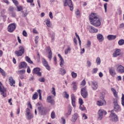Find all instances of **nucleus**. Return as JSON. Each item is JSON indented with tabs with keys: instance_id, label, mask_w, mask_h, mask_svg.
Segmentation results:
<instances>
[{
	"instance_id": "57",
	"label": "nucleus",
	"mask_w": 124,
	"mask_h": 124,
	"mask_svg": "<svg viewBox=\"0 0 124 124\" xmlns=\"http://www.w3.org/2000/svg\"><path fill=\"white\" fill-rule=\"evenodd\" d=\"M62 124H65V119L63 117L61 118Z\"/></svg>"
},
{
	"instance_id": "44",
	"label": "nucleus",
	"mask_w": 124,
	"mask_h": 124,
	"mask_svg": "<svg viewBox=\"0 0 124 124\" xmlns=\"http://www.w3.org/2000/svg\"><path fill=\"white\" fill-rule=\"evenodd\" d=\"M96 62L97 64H100V62H101L100 58L99 57H98L96 60Z\"/></svg>"
},
{
	"instance_id": "27",
	"label": "nucleus",
	"mask_w": 124,
	"mask_h": 124,
	"mask_svg": "<svg viewBox=\"0 0 124 124\" xmlns=\"http://www.w3.org/2000/svg\"><path fill=\"white\" fill-rule=\"evenodd\" d=\"M25 60L27 62H29V63L32 64L33 62L31 60V58L29 57V56H26L25 57Z\"/></svg>"
},
{
	"instance_id": "36",
	"label": "nucleus",
	"mask_w": 124,
	"mask_h": 124,
	"mask_svg": "<svg viewBox=\"0 0 124 124\" xmlns=\"http://www.w3.org/2000/svg\"><path fill=\"white\" fill-rule=\"evenodd\" d=\"M71 75H72V77L74 78H76V77H77V73H76L74 72H71Z\"/></svg>"
},
{
	"instance_id": "51",
	"label": "nucleus",
	"mask_w": 124,
	"mask_h": 124,
	"mask_svg": "<svg viewBox=\"0 0 124 124\" xmlns=\"http://www.w3.org/2000/svg\"><path fill=\"white\" fill-rule=\"evenodd\" d=\"M76 15H77V17H79V16H80V11H79V10H77L76 12Z\"/></svg>"
},
{
	"instance_id": "23",
	"label": "nucleus",
	"mask_w": 124,
	"mask_h": 124,
	"mask_svg": "<svg viewBox=\"0 0 124 124\" xmlns=\"http://www.w3.org/2000/svg\"><path fill=\"white\" fill-rule=\"evenodd\" d=\"M121 50L120 49H117L115 52V53H114L113 54V56L114 57H118V56H120V52Z\"/></svg>"
},
{
	"instance_id": "9",
	"label": "nucleus",
	"mask_w": 124,
	"mask_h": 124,
	"mask_svg": "<svg viewBox=\"0 0 124 124\" xmlns=\"http://www.w3.org/2000/svg\"><path fill=\"white\" fill-rule=\"evenodd\" d=\"M109 118L111 120H113L114 122H118L119 121V118H118V116L116 114L114 113V110L111 111V114H110Z\"/></svg>"
},
{
	"instance_id": "54",
	"label": "nucleus",
	"mask_w": 124,
	"mask_h": 124,
	"mask_svg": "<svg viewBox=\"0 0 124 124\" xmlns=\"http://www.w3.org/2000/svg\"><path fill=\"white\" fill-rule=\"evenodd\" d=\"M17 11H21V10H23V7L22 6H17Z\"/></svg>"
},
{
	"instance_id": "49",
	"label": "nucleus",
	"mask_w": 124,
	"mask_h": 124,
	"mask_svg": "<svg viewBox=\"0 0 124 124\" xmlns=\"http://www.w3.org/2000/svg\"><path fill=\"white\" fill-rule=\"evenodd\" d=\"M79 103L80 106L83 105V104L84 103V102H83V99H82L81 98H79Z\"/></svg>"
},
{
	"instance_id": "50",
	"label": "nucleus",
	"mask_w": 124,
	"mask_h": 124,
	"mask_svg": "<svg viewBox=\"0 0 124 124\" xmlns=\"http://www.w3.org/2000/svg\"><path fill=\"white\" fill-rule=\"evenodd\" d=\"M39 38V37L38 36H36L35 37V42L36 43V44H37L38 42V39Z\"/></svg>"
},
{
	"instance_id": "43",
	"label": "nucleus",
	"mask_w": 124,
	"mask_h": 124,
	"mask_svg": "<svg viewBox=\"0 0 124 124\" xmlns=\"http://www.w3.org/2000/svg\"><path fill=\"white\" fill-rule=\"evenodd\" d=\"M79 109L81 110V111H85V110H86V107L82 105L79 106Z\"/></svg>"
},
{
	"instance_id": "25",
	"label": "nucleus",
	"mask_w": 124,
	"mask_h": 124,
	"mask_svg": "<svg viewBox=\"0 0 124 124\" xmlns=\"http://www.w3.org/2000/svg\"><path fill=\"white\" fill-rule=\"evenodd\" d=\"M78 118V114L77 113H75L74 116L72 117V122H75Z\"/></svg>"
},
{
	"instance_id": "59",
	"label": "nucleus",
	"mask_w": 124,
	"mask_h": 124,
	"mask_svg": "<svg viewBox=\"0 0 124 124\" xmlns=\"http://www.w3.org/2000/svg\"><path fill=\"white\" fill-rule=\"evenodd\" d=\"M14 3H15V5H18V1L17 0H12Z\"/></svg>"
},
{
	"instance_id": "61",
	"label": "nucleus",
	"mask_w": 124,
	"mask_h": 124,
	"mask_svg": "<svg viewBox=\"0 0 124 124\" xmlns=\"http://www.w3.org/2000/svg\"><path fill=\"white\" fill-rule=\"evenodd\" d=\"M92 43L90 41H87V47H90Z\"/></svg>"
},
{
	"instance_id": "47",
	"label": "nucleus",
	"mask_w": 124,
	"mask_h": 124,
	"mask_svg": "<svg viewBox=\"0 0 124 124\" xmlns=\"http://www.w3.org/2000/svg\"><path fill=\"white\" fill-rule=\"evenodd\" d=\"M39 81L40 82L44 83V82H45V78H39Z\"/></svg>"
},
{
	"instance_id": "52",
	"label": "nucleus",
	"mask_w": 124,
	"mask_h": 124,
	"mask_svg": "<svg viewBox=\"0 0 124 124\" xmlns=\"http://www.w3.org/2000/svg\"><path fill=\"white\" fill-rule=\"evenodd\" d=\"M22 34L24 36H25V37L28 36V33H27V32L25 30L23 31Z\"/></svg>"
},
{
	"instance_id": "19",
	"label": "nucleus",
	"mask_w": 124,
	"mask_h": 124,
	"mask_svg": "<svg viewBox=\"0 0 124 124\" xmlns=\"http://www.w3.org/2000/svg\"><path fill=\"white\" fill-rule=\"evenodd\" d=\"M71 100H72V106H73V107H75L76 105H75V96H74V94H72L71 95Z\"/></svg>"
},
{
	"instance_id": "63",
	"label": "nucleus",
	"mask_w": 124,
	"mask_h": 124,
	"mask_svg": "<svg viewBox=\"0 0 124 124\" xmlns=\"http://www.w3.org/2000/svg\"><path fill=\"white\" fill-rule=\"evenodd\" d=\"M51 100H52V97H51V96H49L47 97V102H49V101H51Z\"/></svg>"
},
{
	"instance_id": "30",
	"label": "nucleus",
	"mask_w": 124,
	"mask_h": 124,
	"mask_svg": "<svg viewBox=\"0 0 124 124\" xmlns=\"http://www.w3.org/2000/svg\"><path fill=\"white\" fill-rule=\"evenodd\" d=\"M38 97V94H37V93H35L32 96V99L33 100H35V99H37V98Z\"/></svg>"
},
{
	"instance_id": "38",
	"label": "nucleus",
	"mask_w": 124,
	"mask_h": 124,
	"mask_svg": "<svg viewBox=\"0 0 124 124\" xmlns=\"http://www.w3.org/2000/svg\"><path fill=\"white\" fill-rule=\"evenodd\" d=\"M60 72H61V74H62V75H64V74H65L66 73L65 70L62 68L60 69Z\"/></svg>"
},
{
	"instance_id": "45",
	"label": "nucleus",
	"mask_w": 124,
	"mask_h": 124,
	"mask_svg": "<svg viewBox=\"0 0 124 124\" xmlns=\"http://www.w3.org/2000/svg\"><path fill=\"white\" fill-rule=\"evenodd\" d=\"M64 64V61L63 60V59H62L61 60V62L60 63V65L62 67V65H63V64Z\"/></svg>"
},
{
	"instance_id": "26",
	"label": "nucleus",
	"mask_w": 124,
	"mask_h": 124,
	"mask_svg": "<svg viewBox=\"0 0 124 124\" xmlns=\"http://www.w3.org/2000/svg\"><path fill=\"white\" fill-rule=\"evenodd\" d=\"M111 90L113 93V95L115 96V97H118V93H117V91L115 90V89L111 88Z\"/></svg>"
},
{
	"instance_id": "1",
	"label": "nucleus",
	"mask_w": 124,
	"mask_h": 124,
	"mask_svg": "<svg viewBox=\"0 0 124 124\" xmlns=\"http://www.w3.org/2000/svg\"><path fill=\"white\" fill-rule=\"evenodd\" d=\"M89 20L91 25H93V26H94V27H100L101 22H100L99 18L96 16V13H92L90 15Z\"/></svg>"
},
{
	"instance_id": "41",
	"label": "nucleus",
	"mask_w": 124,
	"mask_h": 124,
	"mask_svg": "<svg viewBox=\"0 0 124 124\" xmlns=\"http://www.w3.org/2000/svg\"><path fill=\"white\" fill-rule=\"evenodd\" d=\"M70 51H71V48L68 47L67 49H65V54L67 55L68 54V52H70Z\"/></svg>"
},
{
	"instance_id": "48",
	"label": "nucleus",
	"mask_w": 124,
	"mask_h": 124,
	"mask_svg": "<svg viewBox=\"0 0 124 124\" xmlns=\"http://www.w3.org/2000/svg\"><path fill=\"white\" fill-rule=\"evenodd\" d=\"M64 93L65 94L64 97H65L66 98H68V97H69V95L67 94L66 91H64Z\"/></svg>"
},
{
	"instance_id": "42",
	"label": "nucleus",
	"mask_w": 124,
	"mask_h": 124,
	"mask_svg": "<svg viewBox=\"0 0 124 124\" xmlns=\"http://www.w3.org/2000/svg\"><path fill=\"white\" fill-rule=\"evenodd\" d=\"M51 93L53 94L54 96H56V91L54 87H52V88Z\"/></svg>"
},
{
	"instance_id": "14",
	"label": "nucleus",
	"mask_w": 124,
	"mask_h": 124,
	"mask_svg": "<svg viewBox=\"0 0 124 124\" xmlns=\"http://www.w3.org/2000/svg\"><path fill=\"white\" fill-rule=\"evenodd\" d=\"M40 71V68H35L33 69V73L34 74L37 75L38 76H41V72Z\"/></svg>"
},
{
	"instance_id": "29",
	"label": "nucleus",
	"mask_w": 124,
	"mask_h": 124,
	"mask_svg": "<svg viewBox=\"0 0 124 124\" xmlns=\"http://www.w3.org/2000/svg\"><path fill=\"white\" fill-rule=\"evenodd\" d=\"M46 25L48 28H51L52 24H51V21H50V19H47L46 20Z\"/></svg>"
},
{
	"instance_id": "32",
	"label": "nucleus",
	"mask_w": 124,
	"mask_h": 124,
	"mask_svg": "<svg viewBox=\"0 0 124 124\" xmlns=\"http://www.w3.org/2000/svg\"><path fill=\"white\" fill-rule=\"evenodd\" d=\"M72 111V108L71 107H69L68 108V112L66 113V115H71V112Z\"/></svg>"
},
{
	"instance_id": "28",
	"label": "nucleus",
	"mask_w": 124,
	"mask_h": 124,
	"mask_svg": "<svg viewBox=\"0 0 124 124\" xmlns=\"http://www.w3.org/2000/svg\"><path fill=\"white\" fill-rule=\"evenodd\" d=\"M72 85H73V89L74 91L77 90V83L75 82H73Z\"/></svg>"
},
{
	"instance_id": "35",
	"label": "nucleus",
	"mask_w": 124,
	"mask_h": 124,
	"mask_svg": "<svg viewBox=\"0 0 124 124\" xmlns=\"http://www.w3.org/2000/svg\"><path fill=\"white\" fill-rule=\"evenodd\" d=\"M118 44L120 46L122 45H124V39H121L118 41Z\"/></svg>"
},
{
	"instance_id": "33",
	"label": "nucleus",
	"mask_w": 124,
	"mask_h": 124,
	"mask_svg": "<svg viewBox=\"0 0 124 124\" xmlns=\"http://www.w3.org/2000/svg\"><path fill=\"white\" fill-rule=\"evenodd\" d=\"M18 74L22 75V74H25L26 73V70L22 69L18 71Z\"/></svg>"
},
{
	"instance_id": "60",
	"label": "nucleus",
	"mask_w": 124,
	"mask_h": 124,
	"mask_svg": "<svg viewBox=\"0 0 124 124\" xmlns=\"http://www.w3.org/2000/svg\"><path fill=\"white\" fill-rule=\"evenodd\" d=\"M82 117L84 118V120H87V119H88V117L85 114H83Z\"/></svg>"
},
{
	"instance_id": "4",
	"label": "nucleus",
	"mask_w": 124,
	"mask_h": 124,
	"mask_svg": "<svg viewBox=\"0 0 124 124\" xmlns=\"http://www.w3.org/2000/svg\"><path fill=\"white\" fill-rule=\"evenodd\" d=\"M0 94L2 95L3 97H6L7 93H6V89L4 88L3 86H2V83L0 82Z\"/></svg>"
},
{
	"instance_id": "16",
	"label": "nucleus",
	"mask_w": 124,
	"mask_h": 124,
	"mask_svg": "<svg viewBox=\"0 0 124 124\" xmlns=\"http://www.w3.org/2000/svg\"><path fill=\"white\" fill-rule=\"evenodd\" d=\"M9 82L10 83V86H13L14 87H15V80L13 79V78L12 77H10L9 78Z\"/></svg>"
},
{
	"instance_id": "62",
	"label": "nucleus",
	"mask_w": 124,
	"mask_h": 124,
	"mask_svg": "<svg viewBox=\"0 0 124 124\" xmlns=\"http://www.w3.org/2000/svg\"><path fill=\"white\" fill-rule=\"evenodd\" d=\"M11 14H12V17H16V14L14 12L11 13Z\"/></svg>"
},
{
	"instance_id": "24",
	"label": "nucleus",
	"mask_w": 124,
	"mask_h": 124,
	"mask_svg": "<svg viewBox=\"0 0 124 124\" xmlns=\"http://www.w3.org/2000/svg\"><path fill=\"white\" fill-rule=\"evenodd\" d=\"M92 89L93 90H96L98 88V85H97V83L94 82V81H92Z\"/></svg>"
},
{
	"instance_id": "3",
	"label": "nucleus",
	"mask_w": 124,
	"mask_h": 124,
	"mask_svg": "<svg viewBox=\"0 0 124 124\" xmlns=\"http://www.w3.org/2000/svg\"><path fill=\"white\" fill-rule=\"evenodd\" d=\"M37 105L39 106L38 107V109L41 115H46V108L44 107L40 103H37Z\"/></svg>"
},
{
	"instance_id": "10",
	"label": "nucleus",
	"mask_w": 124,
	"mask_h": 124,
	"mask_svg": "<svg viewBox=\"0 0 124 124\" xmlns=\"http://www.w3.org/2000/svg\"><path fill=\"white\" fill-rule=\"evenodd\" d=\"M81 94L83 98H87L88 97V91L87 88L84 87L81 90Z\"/></svg>"
},
{
	"instance_id": "6",
	"label": "nucleus",
	"mask_w": 124,
	"mask_h": 124,
	"mask_svg": "<svg viewBox=\"0 0 124 124\" xmlns=\"http://www.w3.org/2000/svg\"><path fill=\"white\" fill-rule=\"evenodd\" d=\"M98 114L99 116L97 119L98 121H101L103 118V115H106L107 114V112L105 111L104 110L100 109L98 111Z\"/></svg>"
},
{
	"instance_id": "8",
	"label": "nucleus",
	"mask_w": 124,
	"mask_h": 124,
	"mask_svg": "<svg viewBox=\"0 0 124 124\" xmlns=\"http://www.w3.org/2000/svg\"><path fill=\"white\" fill-rule=\"evenodd\" d=\"M7 29L9 32H13L15 31V29H16V25H15V23H11Z\"/></svg>"
},
{
	"instance_id": "46",
	"label": "nucleus",
	"mask_w": 124,
	"mask_h": 124,
	"mask_svg": "<svg viewBox=\"0 0 124 124\" xmlns=\"http://www.w3.org/2000/svg\"><path fill=\"white\" fill-rule=\"evenodd\" d=\"M122 104L123 106H124V94H122Z\"/></svg>"
},
{
	"instance_id": "31",
	"label": "nucleus",
	"mask_w": 124,
	"mask_h": 124,
	"mask_svg": "<svg viewBox=\"0 0 124 124\" xmlns=\"http://www.w3.org/2000/svg\"><path fill=\"white\" fill-rule=\"evenodd\" d=\"M14 7L13 6H10L8 9V11L10 12V13H11L12 12H14Z\"/></svg>"
},
{
	"instance_id": "13",
	"label": "nucleus",
	"mask_w": 124,
	"mask_h": 124,
	"mask_svg": "<svg viewBox=\"0 0 124 124\" xmlns=\"http://www.w3.org/2000/svg\"><path fill=\"white\" fill-rule=\"evenodd\" d=\"M42 62L44 66L46 67V69H47V70H50L51 67L50 66H49L48 62H47V61H46L45 59H42Z\"/></svg>"
},
{
	"instance_id": "5",
	"label": "nucleus",
	"mask_w": 124,
	"mask_h": 124,
	"mask_svg": "<svg viewBox=\"0 0 124 124\" xmlns=\"http://www.w3.org/2000/svg\"><path fill=\"white\" fill-rule=\"evenodd\" d=\"M64 6H69L71 11H73V5L72 4V1L71 0H65L64 3Z\"/></svg>"
},
{
	"instance_id": "18",
	"label": "nucleus",
	"mask_w": 124,
	"mask_h": 124,
	"mask_svg": "<svg viewBox=\"0 0 124 124\" xmlns=\"http://www.w3.org/2000/svg\"><path fill=\"white\" fill-rule=\"evenodd\" d=\"M47 51L48 52V58L49 59L50 61H51V59H52V50H51V47L48 46Z\"/></svg>"
},
{
	"instance_id": "12",
	"label": "nucleus",
	"mask_w": 124,
	"mask_h": 124,
	"mask_svg": "<svg viewBox=\"0 0 124 124\" xmlns=\"http://www.w3.org/2000/svg\"><path fill=\"white\" fill-rule=\"evenodd\" d=\"M28 66V64L26 63V62H20V63L18 65L19 69H22L23 68H27Z\"/></svg>"
},
{
	"instance_id": "7",
	"label": "nucleus",
	"mask_w": 124,
	"mask_h": 124,
	"mask_svg": "<svg viewBox=\"0 0 124 124\" xmlns=\"http://www.w3.org/2000/svg\"><path fill=\"white\" fill-rule=\"evenodd\" d=\"M26 116L27 117V119L28 120H31L32 118H33V114L32 113H31V110H30V108H27L26 109Z\"/></svg>"
},
{
	"instance_id": "37",
	"label": "nucleus",
	"mask_w": 124,
	"mask_h": 124,
	"mask_svg": "<svg viewBox=\"0 0 124 124\" xmlns=\"http://www.w3.org/2000/svg\"><path fill=\"white\" fill-rule=\"evenodd\" d=\"M51 119H55V118H56V113H55V111H52L51 113Z\"/></svg>"
},
{
	"instance_id": "34",
	"label": "nucleus",
	"mask_w": 124,
	"mask_h": 124,
	"mask_svg": "<svg viewBox=\"0 0 124 124\" xmlns=\"http://www.w3.org/2000/svg\"><path fill=\"white\" fill-rule=\"evenodd\" d=\"M37 92L39 93V100H41V99H42V96L41 95V94H42L41 90H37Z\"/></svg>"
},
{
	"instance_id": "40",
	"label": "nucleus",
	"mask_w": 124,
	"mask_h": 124,
	"mask_svg": "<svg viewBox=\"0 0 124 124\" xmlns=\"http://www.w3.org/2000/svg\"><path fill=\"white\" fill-rule=\"evenodd\" d=\"M0 73L2 74L3 76H5V72H4V70L1 69V68H0Z\"/></svg>"
},
{
	"instance_id": "21",
	"label": "nucleus",
	"mask_w": 124,
	"mask_h": 124,
	"mask_svg": "<svg viewBox=\"0 0 124 124\" xmlns=\"http://www.w3.org/2000/svg\"><path fill=\"white\" fill-rule=\"evenodd\" d=\"M97 39H98L99 42H102L104 40V38H103V35H102V34H98L97 35Z\"/></svg>"
},
{
	"instance_id": "22",
	"label": "nucleus",
	"mask_w": 124,
	"mask_h": 124,
	"mask_svg": "<svg viewBox=\"0 0 124 124\" xmlns=\"http://www.w3.org/2000/svg\"><path fill=\"white\" fill-rule=\"evenodd\" d=\"M90 32H97L98 31V30L96 29H94V27L91 26H90Z\"/></svg>"
},
{
	"instance_id": "17",
	"label": "nucleus",
	"mask_w": 124,
	"mask_h": 124,
	"mask_svg": "<svg viewBox=\"0 0 124 124\" xmlns=\"http://www.w3.org/2000/svg\"><path fill=\"white\" fill-rule=\"evenodd\" d=\"M117 38V35H108L107 36V39L108 40L111 41L114 40Z\"/></svg>"
},
{
	"instance_id": "15",
	"label": "nucleus",
	"mask_w": 124,
	"mask_h": 124,
	"mask_svg": "<svg viewBox=\"0 0 124 124\" xmlns=\"http://www.w3.org/2000/svg\"><path fill=\"white\" fill-rule=\"evenodd\" d=\"M117 71L118 73H124V67L122 65L118 66Z\"/></svg>"
},
{
	"instance_id": "20",
	"label": "nucleus",
	"mask_w": 124,
	"mask_h": 124,
	"mask_svg": "<svg viewBox=\"0 0 124 124\" xmlns=\"http://www.w3.org/2000/svg\"><path fill=\"white\" fill-rule=\"evenodd\" d=\"M109 73L110 75H111V76L114 77V76L116 75V72L115 71V69H114L113 68H111L109 69Z\"/></svg>"
},
{
	"instance_id": "53",
	"label": "nucleus",
	"mask_w": 124,
	"mask_h": 124,
	"mask_svg": "<svg viewBox=\"0 0 124 124\" xmlns=\"http://www.w3.org/2000/svg\"><path fill=\"white\" fill-rule=\"evenodd\" d=\"M107 3H105L104 4V7L105 8V12H107Z\"/></svg>"
},
{
	"instance_id": "56",
	"label": "nucleus",
	"mask_w": 124,
	"mask_h": 124,
	"mask_svg": "<svg viewBox=\"0 0 124 124\" xmlns=\"http://www.w3.org/2000/svg\"><path fill=\"white\" fill-rule=\"evenodd\" d=\"M49 16L50 19H53V13L52 12H49Z\"/></svg>"
},
{
	"instance_id": "2",
	"label": "nucleus",
	"mask_w": 124,
	"mask_h": 124,
	"mask_svg": "<svg viewBox=\"0 0 124 124\" xmlns=\"http://www.w3.org/2000/svg\"><path fill=\"white\" fill-rule=\"evenodd\" d=\"M18 49V50L15 51V54L17 57H21L23 56V54H25V48L23 46H19Z\"/></svg>"
},
{
	"instance_id": "39",
	"label": "nucleus",
	"mask_w": 124,
	"mask_h": 124,
	"mask_svg": "<svg viewBox=\"0 0 124 124\" xmlns=\"http://www.w3.org/2000/svg\"><path fill=\"white\" fill-rule=\"evenodd\" d=\"M97 105L98 106H102V105H103V102H102L101 100L98 101L97 102Z\"/></svg>"
},
{
	"instance_id": "64",
	"label": "nucleus",
	"mask_w": 124,
	"mask_h": 124,
	"mask_svg": "<svg viewBox=\"0 0 124 124\" xmlns=\"http://www.w3.org/2000/svg\"><path fill=\"white\" fill-rule=\"evenodd\" d=\"M119 28L120 29H122V28H124V23H122L120 25Z\"/></svg>"
},
{
	"instance_id": "58",
	"label": "nucleus",
	"mask_w": 124,
	"mask_h": 124,
	"mask_svg": "<svg viewBox=\"0 0 124 124\" xmlns=\"http://www.w3.org/2000/svg\"><path fill=\"white\" fill-rule=\"evenodd\" d=\"M48 103H51V104L54 105V104H55V101L53 99H52L51 101H49Z\"/></svg>"
},
{
	"instance_id": "55",
	"label": "nucleus",
	"mask_w": 124,
	"mask_h": 124,
	"mask_svg": "<svg viewBox=\"0 0 124 124\" xmlns=\"http://www.w3.org/2000/svg\"><path fill=\"white\" fill-rule=\"evenodd\" d=\"M81 86H85V85H86V80H85V79L82 80V81L81 83Z\"/></svg>"
},
{
	"instance_id": "11",
	"label": "nucleus",
	"mask_w": 124,
	"mask_h": 124,
	"mask_svg": "<svg viewBox=\"0 0 124 124\" xmlns=\"http://www.w3.org/2000/svg\"><path fill=\"white\" fill-rule=\"evenodd\" d=\"M113 104L114 105V111H118L119 109H120V106H119V104H118V99H117V98L113 100Z\"/></svg>"
}]
</instances>
